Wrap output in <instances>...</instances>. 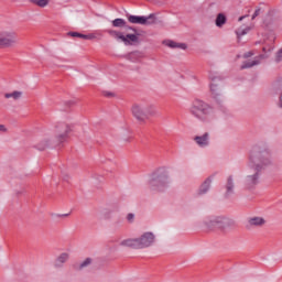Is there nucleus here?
<instances>
[{
	"instance_id": "nucleus-20",
	"label": "nucleus",
	"mask_w": 282,
	"mask_h": 282,
	"mask_svg": "<svg viewBox=\"0 0 282 282\" xmlns=\"http://www.w3.org/2000/svg\"><path fill=\"white\" fill-rule=\"evenodd\" d=\"M166 45L171 47V50H186L188 47L186 43H177L175 41H167Z\"/></svg>"
},
{
	"instance_id": "nucleus-36",
	"label": "nucleus",
	"mask_w": 282,
	"mask_h": 282,
	"mask_svg": "<svg viewBox=\"0 0 282 282\" xmlns=\"http://www.w3.org/2000/svg\"><path fill=\"white\" fill-rule=\"evenodd\" d=\"M70 102V105H74V101H69Z\"/></svg>"
},
{
	"instance_id": "nucleus-9",
	"label": "nucleus",
	"mask_w": 282,
	"mask_h": 282,
	"mask_svg": "<svg viewBox=\"0 0 282 282\" xmlns=\"http://www.w3.org/2000/svg\"><path fill=\"white\" fill-rule=\"evenodd\" d=\"M19 43L17 32L3 30L0 31V50L6 47H14Z\"/></svg>"
},
{
	"instance_id": "nucleus-19",
	"label": "nucleus",
	"mask_w": 282,
	"mask_h": 282,
	"mask_svg": "<svg viewBox=\"0 0 282 282\" xmlns=\"http://www.w3.org/2000/svg\"><path fill=\"white\" fill-rule=\"evenodd\" d=\"M232 193H235V181L232 180V176H229L226 185V197H229Z\"/></svg>"
},
{
	"instance_id": "nucleus-16",
	"label": "nucleus",
	"mask_w": 282,
	"mask_h": 282,
	"mask_svg": "<svg viewBox=\"0 0 282 282\" xmlns=\"http://www.w3.org/2000/svg\"><path fill=\"white\" fill-rule=\"evenodd\" d=\"M112 26L113 28H124L126 32H129L130 30H132V32H135V29L127 25V21H124V19H120V18L115 19L112 21Z\"/></svg>"
},
{
	"instance_id": "nucleus-15",
	"label": "nucleus",
	"mask_w": 282,
	"mask_h": 282,
	"mask_svg": "<svg viewBox=\"0 0 282 282\" xmlns=\"http://www.w3.org/2000/svg\"><path fill=\"white\" fill-rule=\"evenodd\" d=\"M67 261H69V253L63 252L55 259L54 268L58 270L63 268Z\"/></svg>"
},
{
	"instance_id": "nucleus-14",
	"label": "nucleus",
	"mask_w": 282,
	"mask_h": 282,
	"mask_svg": "<svg viewBox=\"0 0 282 282\" xmlns=\"http://www.w3.org/2000/svg\"><path fill=\"white\" fill-rule=\"evenodd\" d=\"M265 58H268V55L262 54L258 56V59L243 62V64L240 66V69H250V67L259 65V63Z\"/></svg>"
},
{
	"instance_id": "nucleus-8",
	"label": "nucleus",
	"mask_w": 282,
	"mask_h": 282,
	"mask_svg": "<svg viewBox=\"0 0 282 282\" xmlns=\"http://www.w3.org/2000/svg\"><path fill=\"white\" fill-rule=\"evenodd\" d=\"M107 32L110 36L116 39V41H121L122 43H124V45H133V43H138L139 41L137 34L127 33V30L122 32L116 30H108Z\"/></svg>"
},
{
	"instance_id": "nucleus-22",
	"label": "nucleus",
	"mask_w": 282,
	"mask_h": 282,
	"mask_svg": "<svg viewBox=\"0 0 282 282\" xmlns=\"http://www.w3.org/2000/svg\"><path fill=\"white\" fill-rule=\"evenodd\" d=\"M30 3L37 6V8H47V6H50V0H30Z\"/></svg>"
},
{
	"instance_id": "nucleus-30",
	"label": "nucleus",
	"mask_w": 282,
	"mask_h": 282,
	"mask_svg": "<svg viewBox=\"0 0 282 282\" xmlns=\"http://www.w3.org/2000/svg\"><path fill=\"white\" fill-rule=\"evenodd\" d=\"M250 56H254V53L247 52V53L243 54V58H250Z\"/></svg>"
},
{
	"instance_id": "nucleus-29",
	"label": "nucleus",
	"mask_w": 282,
	"mask_h": 282,
	"mask_svg": "<svg viewBox=\"0 0 282 282\" xmlns=\"http://www.w3.org/2000/svg\"><path fill=\"white\" fill-rule=\"evenodd\" d=\"M104 96H106V98H113L115 94L111 91H104Z\"/></svg>"
},
{
	"instance_id": "nucleus-4",
	"label": "nucleus",
	"mask_w": 282,
	"mask_h": 282,
	"mask_svg": "<svg viewBox=\"0 0 282 282\" xmlns=\"http://www.w3.org/2000/svg\"><path fill=\"white\" fill-rule=\"evenodd\" d=\"M155 243V235L151 231L144 232L140 238H128L120 242L123 248H133L134 250H142L143 248H151Z\"/></svg>"
},
{
	"instance_id": "nucleus-27",
	"label": "nucleus",
	"mask_w": 282,
	"mask_h": 282,
	"mask_svg": "<svg viewBox=\"0 0 282 282\" xmlns=\"http://www.w3.org/2000/svg\"><path fill=\"white\" fill-rule=\"evenodd\" d=\"M275 61H276V63H281V61H282V47L276 52Z\"/></svg>"
},
{
	"instance_id": "nucleus-13",
	"label": "nucleus",
	"mask_w": 282,
	"mask_h": 282,
	"mask_svg": "<svg viewBox=\"0 0 282 282\" xmlns=\"http://www.w3.org/2000/svg\"><path fill=\"white\" fill-rule=\"evenodd\" d=\"M210 91L215 98L221 96V79L219 77L212 78Z\"/></svg>"
},
{
	"instance_id": "nucleus-24",
	"label": "nucleus",
	"mask_w": 282,
	"mask_h": 282,
	"mask_svg": "<svg viewBox=\"0 0 282 282\" xmlns=\"http://www.w3.org/2000/svg\"><path fill=\"white\" fill-rule=\"evenodd\" d=\"M250 31V26H247L245 29L242 28H239L237 31H236V34L238 36V39H241V36H246V34Z\"/></svg>"
},
{
	"instance_id": "nucleus-18",
	"label": "nucleus",
	"mask_w": 282,
	"mask_h": 282,
	"mask_svg": "<svg viewBox=\"0 0 282 282\" xmlns=\"http://www.w3.org/2000/svg\"><path fill=\"white\" fill-rule=\"evenodd\" d=\"M68 36H72L73 39H84L85 41H93V39H96V35L94 34H83L78 32H68Z\"/></svg>"
},
{
	"instance_id": "nucleus-31",
	"label": "nucleus",
	"mask_w": 282,
	"mask_h": 282,
	"mask_svg": "<svg viewBox=\"0 0 282 282\" xmlns=\"http://www.w3.org/2000/svg\"><path fill=\"white\" fill-rule=\"evenodd\" d=\"M7 131H8V128H6L4 124H1V123H0V132H1V133H6Z\"/></svg>"
},
{
	"instance_id": "nucleus-10",
	"label": "nucleus",
	"mask_w": 282,
	"mask_h": 282,
	"mask_svg": "<svg viewBox=\"0 0 282 282\" xmlns=\"http://www.w3.org/2000/svg\"><path fill=\"white\" fill-rule=\"evenodd\" d=\"M128 21L129 23H133L135 25H153V23H155V15H129Z\"/></svg>"
},
{
	"instance_id": "nucleus-2",
	"label": "nucleus",
	"mask_w": 282,
	"mask_h": 282,
	"mask_svg": "<svg viewBox=\"0 0 282 282\" xmlns=\"http://www.w3.org/2000/svg\"><path fill=\"white\" fill-rule=\"evenodd\" d=\"M54 129H55V138L54 139L44 138L36 145L39 151H45V149H54V147H58V144H63V142H67V140L69 139V133H72V124L67 122H57Z\"/></svg>"
},
{
	"instance_id": "nucleus-33",
	"label": "nucleus",
	"mask_w": 282,
	"mask_h": 282,
	"mask_svg": "<svg viewBox=\"0 0 282 282\" xmlns=\"http://www.w3.org/2000/svg\"><path fill=\"white\" fill-rule=\"evenodd\" d=\"M59 217H69V214L59 215Z\"/></svg>"
},
{
	"instance_id": "nucleus-11",
	"label": "nucleus",
	"mask_w": 282,
	"mask_h": 282,
	"mask_svg": "<svg viewBox=\"0 0 282 282\" xmlns=\"http://www.w3.org/2000/svg\"><path fill=\"white\" fill-rule=\"evenodd\" d=\"M268 220L261 216H253L247 219V228H263Z\"/></svg>"
},
{
	"instance_id": "nucleus-35",
	"label": "nucleus",
	"mask_w": 282,
	"mask_h": 282,
	"mask_svg": "<svg viewBox=\"0 0 282 282\" xmlns=\"http://www.w3.org/2000/svg\"><path fill=\"white\" fill-rule=\"evenodd\" d=\"M262 51H263L264 53L268 52L265 47H263Z\"/></svg>"
},
{
	"instance_id": "nucleus-5",
	"label": "nucleus",
	"mask_w": 282,
	"mask_h": 282,
	"mask_svg": "<svg viewBox=\"0 0 282 282\" xmlns=\"http://www.w3.org/2000/svg\"><path fill=\"white\" fill-rule=\"evenodd\" d=\"M149 188L151 191H164L171 184V176L169 175V170L165 167H160L150 175L148 181Z\"/></svg>"
},
{
	"instance_id": "nucleus-17",
	"label": "nucleus",
	"mask_w": 282,
	"mask_h": 282,
	"mask_svg": "<svg viewBox=\"0 0 282 282\" xmlns=\"http://www.w3.org/2000/svg\"><path fill=\"white\" fill-rule=\"evenodd\" d=\"M213 184V177H207L200 187L198 188V195H206L210 191V185Z\"/></svg>"
},
{
	"instance_id": "nucleus-7",
	"label": "nucleus",
	"mask_w": 282,
	"mask_h": 282,
	"mask_svg": "<svg viewBox=\"0 0 282 282\" xmlns=\"http://www.w3.org/2000/svg\"><path fill=\"white\" fill-rule=\"evenodd\" d=\"M132 115L139 122H147L150 116H155V107L151 105H134Z\"/></svg>"
},
{
	"instance_id": "nucleus-25",
	"label": "nucleus",
	"mask_w": 282,
	"mask_h": 282,
	"mask_svg": "<svg viewBox=\"0 0 282 282\" xmlns=\"http://www.w3.org/2000/svg\"><path fill=\"white\" fill-rule=\"evenodd\" d=\"M91 258H86L80 264L79 270H83L85 268H88V265H91Z\"/></svg>"
},
{
	"instance_id": "nucleus-1",
	"label": "nucleus",
	"mask_w": 282,
	"mask_h": 282,
	"mask_svg": "<svg viewBox=\"0 0 282 282\" xmlns=\"http://www.w3.org/2000/svg\"><path fill=\"white\" fill-rule=\"evenodd\" d=\"M272 166V151L265 145H254L249 154V163L247 170V176L245 177L243 184L246 188H254L263 171Z\"/></svg>"
},
{
	"instance_id": "nucleus-12",
	"label": "nucleus",
	"mask_w": 282,
	"mask_h": 282,
	"mask_svg": "<svg viewBox=\"0 0 282 282\" xmlns=\"http://www.w3.org/2000/svg\"><path fill=\"white\" fill-rule=\"evenodd\" d=\"M194 142H196L197 147H200V149H206V147L210 144V133L205 132L202 135L194 137Z\"/></svg>"
},
{
	"instance_id": "nucleus-6",
	"label": "nucleus",
	"mask_w": 282,
	"mask_h": 282,
	"mask_svg": "<svg viewBox=\"0 0 282 282\" xmlns=\"http://www.w3.org/2000/svg\"><path fill=\"white\" fill-rule=\"evenodd\" d=\"M205 225L208 228H218L221 232H226V230H232V228H237V221L232 218L226 216H217L209 221H206Z\"/></svg>"
},
{
	"instance_id": "nucleus-23",
	"label": "nucleus",
	"mask_w": 282,
	"mask_h": 282,
	"mask_svg": "<svg viewBox=\"0 0 282 282\" xmlns=\"http://www.w3.org/2000/svg\"><path fill=\"white\" fill-rule=\"evenodd\" d=\"M217 28H224L226 25V15L224 13H219L216 18Z\"/></svg>"
},
{
	"instance_id": "nucleus-21",
	"label": "nucleus",
	"mask_w": 282,
	"mask_h": 282,
	"mask_svg": "<svg viewBox=\"0 0 282 282\" xmlns=\"http://www.w3.org/2000/svg\"><path fill=\"white\" fill-rule=\"evenodd\" d=\"M23 97V91L14 90L13 93H7L4 94V98L10 99L12 98L13 100H21Z\"/></svg>"
},
{
	"instance_id": "nucleus-26",
	"label": "nucleus",
	"mask_w": 282,
	"mask_h": 282,
	"mask_svg": "<svg viewBox=\"0 0 282 282\" xmlns=\"http://www.w3.org/2000/svg\"><path fill=\"white\" fill-rule=\"evenodd\" d=\"M126 219H127L128 224H133V220L135 219V215L129 213V214L126 216Z\"/></svg>"
},
{
	"instance_id": "nucleus-28",
	"label": "nucleus",
	"mask_w": 282,
	"mask_h": 282,
	"mask_svg": "<svg viewBox=\"0 0 282 282\" xmlns=\"http://www.w3.org/2000/svg\"><path fill=\"white\" fill-rule=\"evenodd\" d=\"M259 14H261V8H258V9H256V11H254V13H253V15H252V21H254V18L256 17H259Z\"/></svg>"
},
{
	"instance_id": "nucleus-3",
	"label": "nucleus",
	"mask_w": 282,
	"mask_h": 282,
	"mask_svg": "<svg viewBox=\"0 0 282 282\" xmlns=\"http://www.w3.org/2000/svg\"><path fill=\"white\" fill-rule=\"evenodd\" d=\"M189 113L200 122H213V120H215V109L202 99H195L192 101Z\"/></svg>"
},
{
	"instance_id": "nucleus-32",
	"label": "nucleus",
	"mask_w": 282,
	"mask_h": 282,
	"mask_svg": "<svg viewBox=\"0 0 282 282\" xmlns=\"http://www.w3.org/2000/svg\"><path fill=\"white\" fill-rule=\"evenodd\" d=\"M246 17H248V15H242V17H240V18L238 19V21H242V20H245V19H246Z\"/></svg>"
},
{
	"instance_id": "nucleus-34",
	"label": "nucleus",
	"mask_w": 282,
	"mask_h": 282,
	"mask_svg": "<svg viewBox=\"0 0 282 282\" xmlns=\"http://www.w3.org/2000/svg\"><path fill=\"white\" fill-rule=\"evenodd\" d=\"M124 140V142H131V139L130 138H126V139H123Z\"/></svg>"
}]
</instances>
